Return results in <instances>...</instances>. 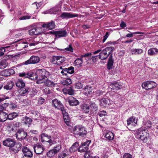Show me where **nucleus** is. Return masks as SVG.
<instances>
[{"label": "nucleus", "instance_id": "1", "mask_svg": "<svg viewBox=\"0 0 158 158\" xmlns=\"http://www.w3.org/2000/svg\"><path fill=\"white\" fill-rule=\"evenodd\" d=\"M32 76L31 78V80L37 79L36 83L37 84H41L44 82V80L46 78H49L50 73L44 69H38L33 70Z\"/></svg>", "mask_w": 158, "mask_h": 158}, {"label": "nucleus", "instance_id": "2", "mask_svg": "<svg viewBox=\"0 0 158 158\" xmlns=\"http://www.w3.org/2000/svg\"><path fill=\"white\" fill-rule=\"evenodd\" d=\"M135 135L136 138L140 139L143 142L146 143L151 137V135L148 130L140 128L135 130Z\"/></svg>", "mask_w": 158, "mask_h": 158}, {"label": "nucleus", "instance_id": "3", "mask_svg": "<svg viewBox=\"0 0 158 158\" xmlns=\"http://www.w3.org/2000/svg\"><path fill=\"white\" fill-rule=\"evenodd\" d=\"M40 138L42 142H46L49 143L50 146L55 143V141L51 139V136L45 133H42L40 135Z\"/></svg>", "mask_w": 158, "mask_h": 158}, {"label": "nucleus", "instance_id": "4", "mask_svg": "<svg viewBox=\"0 0 158 158\" xmlns=\"http://www.w3.org/2000/svg\"><path fill=\"white\" fill-rule=\"evenodd\" d=\"M39 57L35 56H31L30 59L23 62V65H27L29 64H35L38 63L40 61Z\"/></svg>", "mask_w": 158, "mask_h": 158}, {"label": "nucleus", "instance_id": "5", "mask_svg": "<svg viewBox=\"0 0 158 158\" xmlns=\"http://www.w3.org/2000/svg\"><path fill=\"white\" fill-rule=\"evenodd\" d=\"M43 29V27H39L34 26L28 31V34L30 35H38L44 32Z\"/></svg>", "mask_w": 158, "mask_h": 158}, {"label": "nucleus", "instance_id": "6", "mask_svg": "<svg viewBox=\"0 0 158 158\" xmlns=\"http://www.w3.org/2000/svg\"><path fill=\"white\" fill-rule=\"evenodd\" d=\"M66 60L64 56H53L52 59V62L53 64L60 65Z\"/></svg>", "mask_w": 158, "mask_h": 158}, {"label": "nucleus", "instance_id": "7", "mask_svg": "<svg viewBox=\"0 0 158 158\" xmlns=\"http://www.w3.org/2000/svg\"><path fill=\"white\" fill-rule=\"evenodd\" d=\"M91 142V140H88L85 142L82 143L78 148V152H83L87 151L89 149V145Z\"/></svg>", "mask_w": 158, "mask_h": 158}, {"label": "nucleus", "instance_id": "8", "mask_svg": "<svg viewBox=\"0 0 158 158\" xmlns=\"http://www.w3.org/2000/svg\"><path fill=\"white\" fill-rule=\"evenodd\" d=\"M52 105L55 108L60 110L61 112L65 110L64 107L61 102L56 99L52 101Z\"/></svg>", "mask_w": 158, "mask_h": 158}, {"label": "nucleus", "instance_id": "9", "mask_svg": "<svg viewBox=\"0 0 158 158\" xmlns=\"http://www.w3.org/2000/svg\"><path fill=\"white\" fill-rule=\"evenodd\" d=\"M91 53H86L84 55H81L80 58H77L74 61V64L75 65L77 66L78 67H80L81 66V64L83 63V59L85 57H88V58H89V57L90 56Z\"/></svg>", "mask_w": 158, "mask_h": 158}, {"label": "nucleus", "instance_id": "10", "mask_svg": "<svg viewBox=\"0 0 158 158\" xmlns=\"http://www.w3.org/2000/svg\"><path fill=\"white\" fill-rule=\"evenodd\" d=\"M27 135V133L22 128L18 129L16 134L17 138L21 140L25 139Z\"/></svg>", "mask_w": 158, "mask_h": 158}, {"label": "nucleus", "instance_id": "11", "mask_svg": "<svg viewBox=\"0 0 158 158\" xmlns=\"http://www.w3.org/2000/svg\"><path fill=\"white\" fill-rule=\"evenodd\" d=\"M155 86V83L151 81H147L144 82L142 84V88L146 89H150Z\"/></svg>", "mask_w": 158, "mask_h": 158}, {"label": "nucleus", "instance_id": "12", "mask_svg": "<svg viewBox=\"0 0 158 158\" xmlns=\"http://www.w3.org/2000/svg\"><path fill=\"white\" fill-rule=\"evenodd\" d=\"M50 32L52 34L55 35L56 38H60L66 37L67 34V33L65 30H61L58 31H50Z\"/></svg>", "mask_w": 158, "mask_h": 158}, {"label": "nucleus", "instance_id": "13", "mask_svg": "<svg viewBox=\"0 0 158 158\" xmlns=\"http://www.w3.org/2000/svg\"><path fill=\"white\" fill-rule=\"evenodd\" d=\"M110 87L111 90L114 91L117 90L119 89L122 88V85L116 81H114L111 82L110 84Z\"/></svg>", "mask_w": 158, "mask_h": 158}, {"label": "nucleus", "instance_id": "14", "mask_svg": "<svg viewBox=\"0 0 158 158\" xmlns=\"http://www.w3.org/2000/svg\"><path fill=\"white\" fill-rule=\"evenodd\" d=\"M3 144L4 146L12 147L15 145V141L13 139L7 138L3 141Z\"/></svg>", "mask_w": 158, "mask_h": 158}, {"label": "nucleus", "instance_id": "15", "mask_svg": "<svg viewBox=\"0 0 158 158\" xmlns=\"http://www.w3.org/2000/svg\"><path fill=\"white\" fill-rule=\"evenodd\" d=\"M78 16V15L76 14L68 12H63L61 14L60 17L62 19H65L77 17Z\"/></svg>", "mask_w": 158, "mask_h": 158}, {"label": "nucleus", "instance_id": "16", "mask_svg": "<svg viewBox=\"0 0 158 158\" xmlns=\"http://www.w3.org/2000/svg\"><path fill=\"white\" fill-rule=\"evenodd\" d=\"M33 148L35 152L38 154L42 153L44 150V148L43 146L39 143L34 145Z\"/></svg>", "mask_w": 158, "mask_h": 158}, {"label": "nucleus", "instance_id": "17", "mask_svg": "<svg viewBox=\"0 0 158 158\" xmlns=\"http://www.w3.org/2000/svg\"><path fill=\"white\" fill-rule=\"evenodd\" d=\"M41 26L43 27L46 28L48 30L52 29L55 27V23L52 21L50 22L44 23Z\"/></svg>", "mask_w": 158, "mask_h": 158}, {"label": "nucleus", "instance_id": "18", "mask_svg": "<svg viewBox=\"0 0 158 158\" xmlns=\"http://www.w3.org/2000/svg\"><path fill=\"white\" fill-rule=\"evenodd\" d=\"M60 10V7L58 6H56L49 10L44 12V14H56Z\"/></svg>", "mask_w": 158, "mask_h": 158}, {"label": "nucleus", "instance_id": "19", "mask_svg": "<svg viewBox=\"0 0 158 158\" xmlns=\"http://www.w3.org/2000/svg\"><path fill=\"white\" fill-rule=\"evenodd\" d=\"M89 109L91 115L93 116L96 114L97 111L98 109V106L95 103H92L90 104Z\"/></svg>", "mask_w": 158, "mask_h": 158}, {"label": "nucleus", "instance_id": "20", "mask_svg": "<svg viewBox=\"0 0 158 158\" xmlns=\"http://www.w3.org/2000/svg\"><path fill=\"white\" fill-rule=\"evenodd\" d=\"M68 102L70 105L72 106H76L79 103V102L78 100L72 96L69 98Z\"/></svg>", "mask_w": 158, "mask_h": 158}, {"label": "nucleus", "instance_id": "21", "mask_svg": "<svg viewBox=\"0 0 158 158\" xmlns=\"http://www.w3.org/2000/svg\"><path fill=\"white\" fill-rule=\"evenodd\" d=\"M22 151L24 154V156L27 157H31L33 156L31 151L27 147H24Z\"/></svg>", "mask_w": 158, "mask_h": 158}, {"label": "nucleus", "instance_id": "22", "mask_svg": "<svg viewBox=\"0 0 158 158\" xmlns=\"http://www.w3.org/2000/svg\"><path fill=\"white\" fill-rule=\"evenodd\" d=\"M63 116L64 122L67 125L70 124V119L68 114L66 112L65 109L62 111Z\"/></svg>", "mask_w": 158, "mask_h": 158}, {"label": "nucleus", "instance_id": "23", "mask_svg": "<svg viewBox=\"0 0 158 158\" xmlns=\"http://www.w3.org/2000/svg\"><path fill=\"white\" fill-rule=\"evenodd\" d=\"M15 73L14 70L12 69H5L2 72V75L5 76H9L11 74H14Z\"/></svg>", "mask_w": 158, "mask_h": 158}, {"label": "nucleus", "instance_id": "24", "mask_svg": "<svg viewBox=\"0 0 158 158\" xmlns=\"http://www.w3.org/2000/svg\"><path fill=\"white\" fill-rule=\"evenodd\" d=\"M100 105L101 106H104L107 105H109L110 103V100L108 98H103L99 101Z\"/></svg>", "mask_w": 158, "mask_h": 158}, {"label": "nucleus", "instance_id": "25", "mask_svg": "<svg viewBox=\"0 0 158 158\" xmlns=\"http://www.w3.org/2000/svg\"><path fill=\"white\" fill-rule=\"evenodd\" d=\"M99 59L102 60H105L109 56L108 54L103 50L98 55Z\"/></svg>", "mask_w": 158, "mask_h": 158}, {"label": "nucleus", "instance_id": "26", "mask_svg": "<svg viewBox=\"0 0 158 158\" xmlns=\"http://www.w3.org/2000/svg\"><path fill=\"white\" fill-rule=\"evenodd\" d=\"M32 72L30 71L27 73H20L19 74V76L20 77H24L26 78H30L31 79V78L32 77Z\"/></svg>", "mask_w": 158, "mask_h": 158}, {"label": "nucleus", "instance_id": "27", "mask_svg": "<svg viewBox=\"0 0 158 158\" xmlns=\"http://www.w3.org/2000/svg\"><path fill=\"white\" fill-rule=\"evenodd\" d=\"M63 91L64 94H68L72 95L74 94V90L71 87L69 89L64 88L63 89Z\"/></svg>", "mask_w": 158, "mask_h": 158}, {"label": "nucleus", "instance_id": "28", "mask_svg": "<svg viewBox=\"0 0 158 158\" xmlns=\"http://www.w3.org/2000/svg\"><path fill=\"white\" fill-rule=\"evenodd\" d=\"M81 125H77L74 126L72 131V132L74 134L78 135L79 131L81 128Z\"/></svg>", "mask_w": 158, "mask_h": 158}, {"label": "nucleus", "instance_id": "29", "mask_svg": "<svg viewBox=\"0 0 158 158\" xmlns=\"http://www.w3.org/2000/svg\"><path fill=\"white\" fill-rule=\"evenodd\" d=\"M83 93L86 96L92 93V89L90 87L87 86L84 89Z\"/></svg>", "mask_w": 158, "mask_h": 158}, {"label": "nucleus", "instance_id": "30", "mask_svg": "<svg viewBox=\"0 0 158 158\" xmlns=\"http://www.w3.org/2000/svg\"><path fill=\"white\" fill-rule=\"evenodd\" d=\"M7 113L3 112H0V122H3L7 119Z\"/></svg>", "mask_w": 158, "mask_h": 158}, {"label": "nucleus", "instance_id": "31", "mask_svg": "<svg viewBox=\"0 0 158 158\" xmlns=\"http://www.w3.org/2000/svg\"><path fill=\"white\" fill-rule=\"evenodd\" d=\"M22 120L23 123L26 125H30L32 121L31 118L27 116L23 117Z\"/></svg>", "mask_w": 158, "mask_h": 158}, {"label": "nucleus", "instance_id": "32", "mask_svg": "<svg viewBox=\"0 0 158 158\" xmlns=\"http://www.w3.org/2000/svg\"><path fill=\"white\" fill-rule=\"evenodd\" d=\"M114 63V60L112 58V54L110 55L109 58L108 62L107 63V69H110L112 68Z\"/></svg>", "mask_w": 158, "mask_h": 158}, {"label": "nucleus", "instance_id": "33", "mask_svg": "<svg viewBox=\"0 0 158 158\" xmlns=\"http://www.w3.org/2000/svg\"><path fill=\"white\" fill-rule=\"evenodd\" d=\"M29 88L27 87H23L19 90V93L21 96L25 95L24 94L28 92Z\"/></svg>", "mask_w": 158, "mask_h": 158}, {"label": "nucleus", "instance_id": "34", "mask_svg": "<svg viewBox=\"0 0 158 158\" xmlns=\"http://www.w3.org/2000/svg\"><path fill=\"white\" fill-rule=\"evenodd\" d=\"M87 132L85 128L83 126L81 127V128L79 131L78 135L80 136H84L86 135Z\"/></svg>", "mask_w": 158, "mask_h": 158}, {"label": "nucleus", "instance_id": "35", "mask_svg": "<svg viewBox=\"0 0 158 158\" xmlns=\"http://www.w3.org/2000/svg\"><path fill=\"white\" fill-rule=\"evenodd\" d=\"M158 52V49L156 48H152L148 50V54L150 56H152Z\"/></svg>", "mask_w": 158, "mask_h": 158}, {"label": "nucleus", "instance_id": "36", "mask_svg": "<svg viewBox=\"0 0 158 158\" xmlns=\"http://www.w3.org/2000/svg\"><path fill=\"white\" fill-rule=\"evenodd\" d=\"M14 85V82L11 81H10L7 82L6 85L4 86V88L7 90H9L12 88Z\"/></svg>", "mask_w": 158, "mask_h": 158}, {"label": "nucleus", "instance_id": "37", "mask_svg": "<svg viewBox=\"0 0 158 158\" xmlns=\"http://www.w3.org/2000/svg\"><path fill=\"white\" fill-rule=\"evenodd\" d=\"M104 137L109 140H112L114 139L113 133L111 131H108L106 132Z\"/></svg>", "mask_w": 158, "mask_h": 158}, {"label": "nucleus", "instance_id": "38", "mask_svg": "<svg viewBox=\"0 0 158 158\" xmlns=\"http://www.w3.org/2000/svg\"><path fill=\"white\" fill-rule=\"evenodd\" d=\"M79 145L77 142H75L73 144L72 146L69 149V151L71 152H73L76 151L78 148L77 147Z\"/></svg>", "mask_w": 158, "mask_h": 158}, {"label": "nucleus", "instance_id": "39", "mask_svg": "<svg viewBox=\"0 0 158 158\" xmlns=\"http://www.w3.org/2000/svg\"><path fill=\"white\" fill-rule=\"evenodd\" d=\"M44 83L45 85L48 86H54L55 85V83L50 80H48V79L45 78L44 80Z\"/></svg>", "mask_w": 158, "mask_h": 158}, {"label": "nucleus", "instance_id": "40", "mask_svg": "<svg viewBox=\"0 0 158 158\" xmlns=\"http://www.w3.org/2000/svg\"><path fill=\"white\" fill-rule=\"evenodd\" d=\"M17 87L19 88L20 89L23 87H24L25 86V83L23 81L21 80H18L15 83Z\"/></svg>", "mask_w": 158, "mask_h": 158}, {"label": "nucleus", "instance_id": "41", "mask_svg": "<svg viewBox=\"0 0 158 158\" xmlns=\"http://www.w3.org/2000/svg\"><path fill=\"white\" fill-rule=\"evenodd\" d=\"M114 49V47L112 46H110L107 47L103 49V50L106 52L107 53V54H108V56L112 54V53L113 52Z\"/></svg>", "mask_w": 158, "mask_h": 158}, {"label": "nucleus", "instance_id": "42", "mask_svg": "<svg viewBox=\"0 0 158 158\" xmlns=\"http://www.w3.org/2000/svg\"><path fill=\"white\" fill-rule=\"evenodd\" d=\"M7 119L10 120H12L14 118H16L18 115V114L15 112H13L8 114L7 113Z\"/></svg>", "mask_w": 158, "mask_h": 158}, {"label": "nucleus", "instance_id": "43", "mask_svg": "<svg viewBox=\"0 0 158 158\" xmlns=\"http://www.w3.org/2000/svg\"><path fill=\"white\" fill-rule=\"evenodd\" d=\"M127 125L128 126L131 123H136L137 121L135 120V118L134 117H131L129 118V119L127 120Z\"/></svg>", "mask_w": 158, "mask_h": 158}, {"label": "nucleus", "instance_id": "44", "mask_svg": "<svg viewBox=\"0 0 158 158\" xmlns=\"http://www.w3.org/2000/svg\"><path fill=\"white\" fill-rule=\"evenodd\" d=\"M81 108L84 112L87 113L89 112L90 109L89 106L86 104H84L81 106Z\"/></svg>", "mask_w": 158, "mask_h": 158}, {"label": "nucleus", "instance_id": "45", "mask_svg": "<svg viewBox=\"0 0 158 158\" xmlns=\"http://www.w3.org/2000/svg\"><path fill=\"white\" fill-rule=\"evenodd\" d=\"M8 65V63L5 60H2L0 62V69H3L5 68Z\"/></svg>", "mask_w": 158, "mask_h": 158}, {"label": "nucleus", "instance_id": "46", "mask_svg": "<svg viewBox=\"0 0 158 158\" xmlns=\"http://www.w3.org/2000/svg\"><path fill=\"white\" fill-rule=\"evenodd\" d=\"M61 145L60 144H58L57 145L56 147H54L53 149H52L55 153L56 154L59 152L60 150L61 149Z\"/></svg>", "mask_w": 158, "mask_h": 158}, {"label": "nucleus", "instance_id": "47", "mask_svg": "<svg viewBox=\"0 0 158 158\" xmlns=\"http://www.w3.org/2000/svg\"><path fill=\"white\" fill-rule=\"evenodd\" d=\"M56 154V153L53 149L51 150L47 153V156L49 157H51L54 156Z\"/></svg>", "mask_w": 158, "mask_h": 158}, {"label": "nucleus", "instance_id": "48", "mask_svg": "<svg viewBox=\"0 0 158 158\" xmlns=\"http://www.w3.org/2000/svg\"><path fill=\"white\" fill-rule=\"evenodd\" d=\"M68 155L65 153L62 152L60 153L58 155L59 158H68Z\"/></svg>", "mask_w": 158, "mask_h": 158}, {"label": "nucleus", "instance_id": "49", "mask_svg": "<svg viewBox=\"0 0 158 158\" xmlns=\"http://www.w3.org/2000/svg\"><path fill=\"white\" fill-rule=\"evenodd\" d=\"M63 83L64 85H68L71 84L72 83V81L70 79L68 78L66 79L65 81H64Z\"/></svg>", "mask_w": 158, "mask_h": 158}, {"label": "nucleus", "instance_id": "50", "mask_svg": "<svg viewBox=\"0 0 158 158\" xmlns=\"http://www.w3.org/2000/svg\"><path fill=\"white\" fill-rule=\"evenodd\" d=\"M144 34L143 32H133V33H130V34H127L126 35V37H131L133 36V34Z\"/></svg>", "mask_w": 158, "mask_h": 158}, {"label": "nucleus", "instance_id": "51", "mask_svg": "<svg viewBox=\"0 0 158 158\" xmlns=\"http://www.w3.org/2000/svg\"><path fill=\"white\" fill-rule=\"evenodd\" d=\"M21 123L19 122L14 121L13 123V126L14 128H18L21 125Z\"/></svg>", "mask_w": 158, "mask_h": 158}, {"label": "nucleus", "instance_id": "52", "mask_svg": "<svg viewBox=\"0 0 158 158\" xmlns=\"http://www.w3.org/2000/svg\"><path fill=\"white\" fill-rule=\"evenodd\" d=\"M67 71L68 72V73L71 74L74 73V68L73 67H69L67 69Z\"/></svg>", "mask_w": 158, "mask_h": 158}, {"label": "nucleus", "instance_id": "53", "mask_svg": "<svg viewBox=\"0 0 158 158\" xmlns=\"http://www.w3.org/2000/svg\"><path fill=\"white\" fill-rule=\"evenodd\" d=\"M9 106L11 109H14L18 108V106L14 103H11Z\"/></svg>", "mask_w": 158, "mask_h": 158}, {"label": "nucleus", "instance_id": "54", "mask_svg": "<svg viewBox=\"0 0 158 158\" xmlns=\"http://www.w3.org/2000/svg\"><path fill=\"white\" fill-rule=\"evenodd\" d=\"M136 55H140L143 52V50L141 48H135Z\"/></svg>", "mask_w": 158, "mask_h": 158}, {"label": "nucleus", "instance_id": "55", "mask_svg": "<svg viewBox=\"0 0 158 158\" xmlns=\"http://www.w3.org/2000/svg\"><path fill=\"white\" fill-rule=\"evenodd\" d=\"M98 115L100 117L105 116L106 115V113L105 110L100 111L98 114Z\"/></svg>", "mask_w": 158, "mask_h": 158}, {"label": "nucleus", "instance_id": "56", "mask_svg": "<svg viewBox=\"0 0 158 158\" xmlns=\"http://www.w3.org/2000/svg\"><path fill=\"white\" fill-rule=\"evenodd\" d=\"M83 87V84L80 82L77 83L75 85V87L77 89H80L82 88Z\"/></svg>", "mask_w": 158, "mask_h": 158}, {"label": "nucleus", "instance_id": "57", "mask_svg": "<svg viewBox=\"0 0 158 158\" xmlns=\"http://www.w3.org/2000/svg\"><path fill=\"white\" fill-rule=\"evenodd\" d=\"M31 18V16H29V15H27V16H23L19 18V19L20 20L29 19H30Z\"/></svg>", "mask_w": 158, "mask_h": 158}, {"label": "nucleus", "instance_id": "58", "mask_svg": "<svg viewBox=\"0 0 158 158\" xmlns=\"http://www.w3.org/2000/svg\"><path fill=\"white\" fill-rule=\"evenodd\" d=\"M118 40L117 41L112 42H108L106 44H107V45H108V46L115 45L118 44Z\"/></svg>", "mask_w": 158, "mask_h": 158}, {"label": "nucleus", "instance_id": "59", "mask_svg": "<svg viewBox=\"0 0 158 158\" xmlns=\"http://www.w3.org/2000/svg\"><path fill=\"white\" fill-rule=\"evenodd\" d=\"M67 70V68H64L62 70L61 73H62L63 75H65L68 76L67 75L68 74Z\"/></svg>", "mask_w": 158, "mask_h": 158}, {"label": "nucleus", "instance_id": "60", "mask_svg": "<svg viewBox=\"0 0 158 158\" xmlns=\"http://www.w3.org/2000/svg\"><path fill=\"white\" fill-rule=\"evenodd\" d=\"M66 51H68L71 52H73V49L72 47L71 44L69 45V46L65 48Z\"/></svg>", "mask_w": 158, "mask_h": 158}, {"label": "nucleus", "instance_id": "61", "mask_svg": "<svg viewBox=\"0 0 158 158\" xmlns=\"http://www.w3.org/2000/svg\"><path fill=\"white\" fill-rule=\"evenodd\" d=\"M8 106L7 103H4L2 105H0V111H2L4 109V108H5L6 106Z\"/></svg>", "mask_w": 158, "mask_h": 158}, {"label": "nucleus", "instance_id": "62", "mask_svg": "<svg viewBox=\"0 0 158 158\" xmlns=\"http://www.w3.org/2000/svg\"><path fill=\"white\" fill-rule=\"evenodd\" d=\"M44 92L46 94H48L51 93V91L48 88H46L44 89Z\"/></svg>", "mask_w": 158, "mask_h": 158}, {"label": "nucleus", "instance_id": "63", "mask_svg": "<svg viewBox=\"0 0 158 158\" xmlns=\"http://www.w3.org/2000/svg\"><path fill=\"white\" fill-rule=\"evenodd\" d=\"M144 125L145 127H151V123L149 121H147Z\"/></svg>", "mask_w": 158, "mask_h": 158}, {"label": "nucleus", "instance_id": "64", "mask_svg": "<svg viewBox=\"0 0 158 158\" xmlns=\"http://www.w3.org/2000/svg\"><path fill=\"white\" fill-rule=\"evenodd\" d=\"M123 158H132L131 156L128 153H125Z\"/></svg>", "mask_w": 158, "mask_h": 158}]
</instances>
